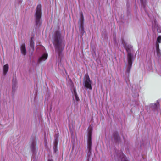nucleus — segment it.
Returning a JSON list of instances; mask_svg holds the SVG:
<instances>
[{
    "label": "nucleus",
    "mask_w": 161,
    "mask_h": 161,
    "mask_svg": "<svg viewBox=\"0 0 161 161\" xmlns=\"http://www.w3.org/2000/svg\"><path fill=\"white\" fill-rule=\"evenodd\" d=\"M53 43L55 45L56 51L59 56L64 48V44L62 42L59 31H56L53 36Z\"/></svg>",
    "instance_id": "f257e3e1"
},
{
    "label": "nucleus",
    "mask_w": 161,
    "mask_h": 161,
    "mask_svg": "<svg viewBox=\"0 0 161 161\" xmlns=\"http://www.w3.org/2000/svg\"><path fill=\"white\" fill-rule=\"evenodd\" d=\"M41 16V5L40 4H39L37 6L36 11L35 14V20L37 25L40 24Z\"/></svg>",
    "instance_id": "f03ea898"
},
{
    "label": "nucleus",
    "mask_w": 161,
    "mask_h": 161,
    "mask_svg": "<svg viewBox=\"0 0 161 161\" xmlns=\"http://www.w3.org/2000/svg\"><path fill=\"white\" fill-rule=\"evenodd\" d=\"M92 81L90 79L88 74H86L83 80V84L85 87L89 90H92Z\"/></svg>",
    "instance_id": "7ed1b4c3"
},
{
    "label": "nucleus",
    "mask_w": 161,
    "mask_h": 161,
    "mask_svg": "<svg viewBox=\"0 0 161 161\" xmlns=\"http://www.w3.org/2000/svg\"><path fill=\"white\" fill-rule=\"evenodd\" d=\"M133 55L131 53L129 52H128L127 54V60L128 65L126 70V72L129 73L130 70L132 65V59L133 58Z\"/></svg>",
    "instance_id": "20e7f679"
},
{
    "label": "nucleus",
    "mask_w": 161,
    "mask_h": 161,
    "mask_svg": "<svg viewBox=\"0 0 161 161\" xmlns=\"http://www.w3.org/2000/svg\"><path fill=\"white\" fill-rule=\"evenodd\" d=\"M92 129L91 128H89L88 129V134L87 135V148L89 152H90L92 146Z\"/></svg>",
    "instance_id": "39448f33"
},
{
    "label": "nucleus",
    "mask_w": 161,
    "mask_h": 161,
    "mask_svg": "<svg viewBox=\"0 0 161 161\" xmlns=\"http://www.w3.org/2000/svg\"><path fill=\"white\" fill-rule=\"evenodd\" d=\"M115 157V159H119L121 161H129L127 158L121 151L116 153Z\"/></svg>",
    "instance_id": "423d86ee"
},
{
    "label": "nucleus",
    "mask_w": 161,
    "mask_h": 161,
    "mask_svg": "<svg viewBox=\"0 0 161 161\" xmlns=\"http://www.w3.org/2000/svg\"><path fill=\"white\" fill-rule=\"evenodd\" d=\"M79 23L80 26V31L81 32V33H84V32L83 27L84 18L82 14L80 17Z\"/></svg>",
    "instance_id": "0eeeda50"
},
{
    "label": "nucleus",
    "mask_w": 161,
    "mask_h": 161,
    "mask_svg": "<svg viewBox=\"0 0 161 161\" xmlns=\"http://www.w3.org/2000/svg\"><path fill=\"white\" fill-rule=\"evenodd\" d=\"M47 53H44L39 59L38 62H41L45 60L47 58Z\"/></svg>",
    "instance_id": "6e6552de"
},
{
    "label": "nucleus",
    "mask_w": 161,
    "mask_h": 161,
    "mask_svg": "<svg viewBox=\"0 0 161 161\" xmlns=\"http://www.w3.org/2000/svg\"><path fill=\"white\" fill-rule=\"evenodd\" d=\"M20 50L22 54L25 55L26 54V49L25 48V44H22L20 47Z\"/></svg>",
    "instance_id": "1a4fd4ad"
},
{
    "label": "nucleus",
    "mask_w": 161,
    "mask_h": 161,
    "mask_svg": "<svg viewBox=\"0 0 161 161\" xmlns=\"http://www.w3.org/2000/svg\"><path fill=\"white\" fill-rule=\"evenodd\" d=\"M9 69V66L7 64L4 65L3 67V74L5 75L8 72Z\"/></svg>",
    "instance_id": "9d476101"
},
{
    "label": "nucleus",
    "mask_w": 161,
    "mask_h": 161,
    "mask_svg": "<svg viewBox=\"0 0 161 161\" xmlns=\"http://www.w3.org/2000/svg\"><path fill=\"white\" fill-rule=\"evenodd\" d=\"M113 138L114 141L116 142H117L119 141L120 138L118 133L115 132L114 134Z\"/></svg>",
    "instance_id": "9b49d317"
},
{
    "label": "nucleus",
    "mask_w": 161,
    "mask_h": 161,
    "mask_svg": "<svg viewBox=\"0 0 161 161\" xmlns=\"http://www.w3.org/2000/svg\"><path fill=\"white\" fill-rule=\"evenodd\" d=\"M154 24V25L153 24L152 25V27L153 28H157V31L158 32L161 33V28L158 27L157 22L156 21H155Z\"/></svg>",
    "instance_id": "f8f14e48"
},
{
    "label": "nucleus",
    "mask_w": 161,
    "mask_h": 161,
    "mask_svg": "<svg viewBox=\"0 0 161 161\" xmlns=\"http://www.w3.org/2000/svg\"><path fill=\"white\" fill-rule=\"evenodd\" d=\"M156 47L157 56L158 57H160L161 56V53L160 51V49H159V45L157 43H156Z\"/></svg>",
    "instance_id": "ddd939ff"
},
{
    "label": "nucleus",
    "mask_w": 161,
    "mask_h": 161,
    "mask_svg": "<svg viewBox=\"0 0 161 161\" xmlns=\"http://www.w3.org/2000/svg\"><path fill=\"white\" fill-rule=\"evenodd\" d=\"M74 92H73V95L74 97L75 100L76 101H78L79 100V98L78 97L77 93L75 91V89H74Z\"/></svg>",
    "instance_id": "4468645a"
},
{
    "label": "nucleus",
    "mask_w": 161,
    "mask_h": 161,
    "mask_svg": "<svg viewBox=\"0 0 161 161\" xmlns=\"http://www.w3.org/2000/svg\"><path fill=\"white\" fill-rule=\"evenodd\" d=\"M30 45L31 48H32V50H33L34 46V42L32 39H31L30 41Z\"/></svg>",
    "instance_id": "2eb2a0df"
},
{
    "label": "nucleus",
    "mask_w": 161,
    "mask_h": 161,
    "mask_svg": "<svg viewBox=\"0 0 161 161\" xmlns=\"http://www.w3.org/2000/svg\"><path fill=\"white\" fill-rule=\"evenodd\" d=\"M35 143L34 142H33L31 146V148L33 152H34L35 148Z\"/></svg>",
    "instance_id": "dca6fc26"
},
{
    "label": "nucleus",
    "mask_w": 161,
    "mask_h": 161,
    "mask_svg": "<svg viewBox=\"0 0 161 161\" xmlns=\"http://www.w3.org/2000/svg\"><path fill=\"white\" fill-rule=\"evenodd\" d=\"M161 42V36H159L158 38L157 39V41L156 42V43H157L158 44V43H160Z\"/></svg>",
    "instance_id": "f3484780"
},
{
    "label": "nucleus",
    "mask_w": 161,
    "mask_h": 161,
    "mask_svg": "<svg viewBox=\"0 0 161 161\" xmlns=\"http://www.w3.org/2000/svg\"><path fill=\"white\" fill-rule=\"evenodd\" d=\"M151 106L153 107L154 108H156L157 106V105L156 103L152 104L151 105Z\"/></svg>",
    "instance_id": "a211bd4d"
},
{
    "label": "nucleus",
    "mask_w": 161,
    "mask_h": 161,
    "mask_svg": "<svg viewBox=\"0 0 161 161\" xmlns=\"http://www.w3.org/2000/svg\"><path fill=\"white\" fill-rule=\"evenodd\" d=\"M55 142L56 143H57V138H56L55 139Z\"/></svg>",
    "instance_id": "6ab92c4d"
},
{
    "label": "nucleus",
    "mask_w": 161,
    "mask_h": 161,
    "mask_svg": "<svg viewBox=\"0 0 161 161\" xmlns=\"http://www.w3.org/2000/svg\"><path fill=\"white\" fill-rule=\"evenodd\" d=\"M141 2L142 3H143V0H140Z\"/></svg>",
    "instance_id": "aec40b11"
},
{
    "label": "nucleus",
    "mask_w": 161,
    "mask_h": 161,
    "mask_svg": "<svg viewBox=\"0 0 161 161\" xmlns=\"http://www.w3.org/2000/svg\"><path fill=\"white\" fill-rule=\"evenodd\" d=\"M48 161H53L52 159H49L48 160Z\"/></svg>",
    "instance_id": "412c9836"
},
{
    "label": "nucleus",
    "mask_w": 161,
    "mask_h": 161,
    "mask_svg": "<svg viewBox=\"0 0 161 161\" xmlns=\"http://www.w3.org/2000/svg\"><path fill=\"white\" fill-rule=\"evenodd\" d=\"M15 88V86H13L12 87L13 90L14 88Z\"/></svg>",
    "instance_id": "4be33fe9"
},
{
    "label": "nucleus",
    "mask_w": 161,
    "mask_h": 161,
    "mask_svg": "<svg viewBox=\"0 0 161 161\" xmlns=\"http://www.w3.org/2000/svg\"><path fill=\"white\" fill-rule=\"evenodd\" d=\"M158 104H159V103H158Z\"/></svg>",
    "instance_id": "5701e85b"
}]
</instances>
